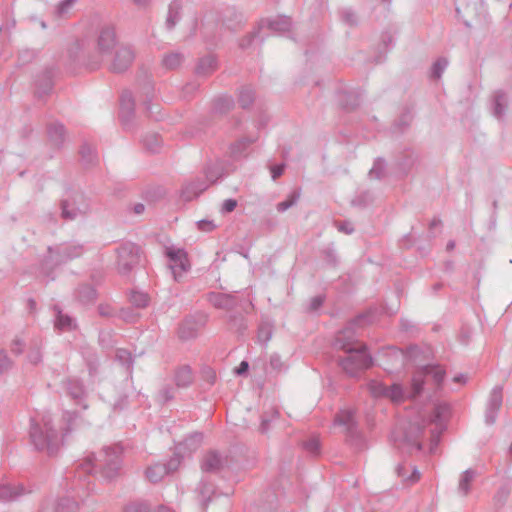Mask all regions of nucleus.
Instances as JSON below:
<instances>
[{"label": "nucleus", "mask_w": 512, "mask_h": 512, "mask_svg": "<svg viewBox=\"0 0 512 512\" xmlns=\"http://www.w3.org/2000/svg\"><path fill=\"white\" fill-rule=\"evenodd\" d=\"M76 0H62L56 7V14L63 16L66 14Z\"/></svg>", "instance_id": "nucleus-60"}, {"label": "nucleus", "mask_w": 512, "mask_h": 512, "mask_svg": "<svg viewBox=\"0 0 512 512\" xmlns=\"http://www.w3.org/2000/svg\"><path fill=\"white\" fill-rule=\"evenodd\" d=\"M98 312L103 317H112L115 314L113 307L109 304H100Z\"/></svg>", "instance_id": "nucleus-64"}, {"label": "nucleus", "mask_w": 512, "mask_h": 512, "mask_svg": "<svg viewBox=\"0 0 512 512\" xmlns=\"http://www.w3.org/2000/svg\"><path fill=\"white\" fill-rule=\"evenodd\" d=\"M179 465L180 459L175 456L172 457L166 464L155 463L146 469V478L152 483H157L161 481L170 472L175 471Z\"/></svg>", "instance_id": "nucleus-9"}, {"label": "nucleus", "mask_w": 512, "mask_h": 512, "mask_svg": "<svg viewBox=\"0 0 512 512\" xmlns=\"http://www.w3.org/2000/svg\"><path fill=\"white\" fill-rule=\"evenodd\" d=\"M257 139H258V136L255 135V136L243 137V138L235 141L230 146V153H231V155L234 158H238V157L244 156L247 148L251 144L255 143L257 141Z\"/></svg>", "instance_id": "nucleus-28"}, {"label": "nucleus", "mask_w": 512, "mask_h": 512, "mask_svg": "<svg viewBox=\"0 0 512 512\" xmlns=\"http://www.w3.org/2000/svg\"><path fill=\"white\" fill-rule=\"evenodd\" d=\"M116 360L123 366L127 367V370L131 372L132 356L131 353L126 349H118L115 355Z\"/></svg>", "instance_id": "nucleus-51"}, {"label": "nucleus", "mask_w": 512, "mask_h": 512, "mask_svg": "<svg viewBox=\"0 0 512 512\" xmlns=\"http://www.w3.org/2000/svg\"><path fill=\"white\" fill-rule=\"evenodd\" d=\"M222 466L221 456L216 452L207 453L202 460V470L205 472H215Z\"/></svg>", "instance_id": "nucleus-32"}, {"label": "nucleus", "mask_w": 512, "mask_h": 512, "mask_svg": "<svg viewBox=\"0 0 512 512\" xmlns=\"http://www.w3.org/2000/svg\"><path fill=\"white\" fill-rule=\"evenodd\" d=\"M29 438L30 443L37 451L45 452L48 455H54L62 444V438L58 430L54 428L49 413L31 418Z\"/></svg>", "instance_id": "nucleus-2"}, {"label": "nucleus", "mask_w": 512, "mask_h": 512, "mask_svg": "<svg viewBox=\"0 0 512 512\" xmlns=\"http://www.w3.org/2000/svg\"><path fill=\"white\" fill-rule=\"evenodd\" d=\"M129 299L131 304L137 308H144L149 303L148 294L142 291L132 290Z\"/></svg>", "instance_id": "nucleus-48"}, {"label": "nucleus", "mask_w": 512, "mask_h": 512, "mask_svg": "<svg viewBox=\"0 0 512 512\" xmlns=\"http://www.w3.org/2000/svg\"><path fill=\"white\" fill-rule=\"evenodd\" d=\"M134 267L131 258H119L117 269L121 275H127Z\"/></svg>", "instance_id": "nucleus-56"}, {"label": "nucleus", "mask_w": 512, "mask_h": 512, "mask_svg": "<svg viewBox=\"0 0 512 512\" xmlns=\"http://www.w3.org/2000/svg\"><path fill=\"white\" fill-rule=\"evenodd\" d=\"M122 448L120 446L106 447L98 455H87L77 466L78 477L99 472L107 480L115 478L122 465Z\"/></svg>", "instance_id": "nucleus-1"}, {"label": "nucleus", "mask_w": 512, "mask_h": 512, "mask_svg": "<svg viewBox=\"0 0 512 512\" xmlns=\"http://www.w3.org/2000/svg\"><path fill=\"white\" fill-rule=\"evenodd\" d=\"M418 157L414 155L413 153H409L406 156V159L400 163V167L403 169L405 173H408L410 169L415 165L417 162Z\"/></svg>", "instance_id": "nucleus-57"}, {"label": "nucleus", "mask_w": 512, "mask_h": 512, "mask_svg": "<svg viewBox=\"0 0 512 512\" xmlns=\"http://www.w3.org/2000/svg\"><path fill=\"white\" fill-rule=\"evenodd\" d=\"M47 134L51 145L60 148L66 139V130L63 124L55 122L47 127Z\"/></svg>", "instance_id": "nucleus-23"}, {"label": "nucleus", "mask_w": 512, "mask_h": 512, "mask_svg": "<svg viewBox=\"0 0 512 512\" xmlns=\"http://www.w3.org/2000/svg\"><path fill=\"white\" fill-rule=\"evenodd\" d=\"M259 29H257L256 31H253V32H250L248 33L247 35H245L243 38L240 39L239 41V47L241 49H247L251 46L254 38L256 37V35L259 33Z\"/></svg>", "instance_id": "nucleus-58"}, {"label": "nucleus", "mask_w": 512, "mask_h": 512, "mask_svg": "<svg viewBox=\"0 0 512 512\" xmlns=\"http://www.w3.org/2000/svg\"><path fill=\"white\" fill-rule=\"evenodd\" d=\"M204 175L208 186L215 183L222 176V168L217 164H208L204 168Z\"/></svg>", "instance_id": "nucleus-44"}, {"label": "nucleus", "mask_w": 512, "mask_h": 512, "mask_svg": "<svg viewBox=\"0 0 512 512\" xmlns=\"http://www.w3.org/2000/svg\"><path fill=\"white\" fill-rule=\"evenodd\" d=\"M273 334V323L269 320H263L258 327L257 339L261 344L266 345Z\"/></svg>", "instance_id": "nucleus-35"}, {"label": "nucleus", "mask_w": 512, "mask_h": 512, "mask_svg": "<svg viewBox=\"0 0 512 512\" xmlns=\"http://www.w3.org/2000/svg\"><path fill=\"white\" fill-rule=\"evenodd\" d=\"M198 229L203 232H211L216 228V225L211 220H200L197 222Z\"/></svg>", "instance_id": "nucleus-63"}, {"label": "nucleus", "mask_w": 512, "mask_h": 512, "mask_svg": "<svg viewBox=\"0 0 512 512\" xmlns=\"http://www.w3.org/2000/svg\"><path fill=\"white\" fill-rule=\"evenodd\" d=\"M143 144L147 150H149L151 152H156L159 149V147L161 146V139L157 134L153 133V134L147 135L143 139Z\"/></svg>", "instance_id": "nucleus-50"}, {"label": "nucleus", "mask_w": 512, "mask_h": 512, "mask_svg": "<svg viewBox=\"0 0 512 512\" xmlns=\"http://www.w3.org/2000/svg\"><path fill=\"white\" fill-rule=\"evenodd\" d=\"M164 255L171 256H188V253L182 248H176L174 246H165Z\"/></svg>", "instance_id": "nucleus-62"}, {"label": "nucleus", "mask_w": 512, "mask_h": 512, "mask_svg": "<svg viewBox=\"0 0 512 512\" xmlns=\"http://www.w3.org/2000/svg\"><path fill=\"white\" fill-rule=\"evenodd\" d=\"M234 107V100L230 96H220L213 101V109L215 112L225 114Z\"/></svg>", "instance_id": "nucleus-37"}, {"label": "nucleus", "mask_w": 512, "mask_h": 512, "mask_svg": "<svg viewBox=\"0 0 512 512\" xmlns=\"http://www.w3.org/2000/svg\"><path fill=\"white\" fill-rule=\"evenodd\" d=\"M450 413V406L447 403H438L434 406V412L430 422H435L442 425Z\"/></svg>", "instance_id": "nucleus-38"}, {"label": "nucleus", "mask_w": 512, "mask_h": 512, "mask_svg": "<svg viewBox=\"0 0 512 512\" xmlns=\"http://www.w3.org/2000/svg\"><path fill=\"white\" fill-rule=\"evenodd\" d=\"M341 19L347 25L353 27L358 24V18L354 11L351 9H345L340 13Z\"/></svg>", "instance_id": "nucleus-55"}, {"label": "nucleus", "mask_w": 512, "mask_h": 512, "mask_svg": "<svg viewBox=\"0 0 512 512\" xmlns=\"http://www.w3.org/2000/svg\"><path fill=\"white\" fill-rule=\"evenodd\" d=\"M476 477V471L467 469L464 471L459 479L458 491L461 495L466 496L470 492V486Z\"/></svg>", "instance_id": "nucleus-33"}, {"label": "nucleus", "mask_w": 512, "mask_h": 512, "mask_svg": "<svg viewBox=\"0 0 512 512\" xmlns=\"http://www.w3.org/2000/svg\"><path fill=\"white\" fill-rule=\"evenodd\" d=\"M181 10H182V5H181L180 0H174L169 5L168 14H167L166 22H165L168 30L173 29L175 27V25L177 24V22L180 20Z\"/></svg>", "instance_id": "nucleus-31"}, {"label": "nucleus", "mask_w": 512, "mask_h": 512, "mask_svg": "<svg viewBox=\"0 0 512 512\" xmlns=\"http://www.w3.org/2000/svg\"><path fill=\"white\" fill-rule=\"evenodd\" d=\"M508 107L507 95L502 90H497L492 96V113L497 119H503Z\"/></svg>", "instance_id": "nucleus-24"}, {"label": "nucleus", "mask_w": 512, "mask_h": 512, "mask_svg": "<svg viewBox=\"0 0 512 512\" xmlns=\"http://www.w3.org/2000/svg\"><path fill=\"white\" fill-rule=\"evenodd\" d=\"M202 440L203 435L201 433L196 432L189 435L183 442L176 446L174 456L181 460L186 454H191L196 451L201 446Z\"/></svg>", "instance_id": "nucleus-16"}, {"label": "nucleus", "mask_w": 512, "mask_h": 512, "mask_svg": "<svg viewBox=\"0 0 512 512\" xmlns=\"http://www.w3.org/2000/svg\"><path fill=\"white\" fill-rule=\"evenodd\" d=\"M185 60V56L183 53L178 51H170L165 53L161 60V65L166 70H177L181 67Z\"/></svg>", "instance_id": "nucleus-26"}, {"label": "nucleus", "mask_w": 512, "mask_h": 512, "mask_svg": "<svg viewBox=\"0 0 512 512\" xmlns=\"http://www.w3.org/2000/svg\"><path fill=\"white\" fill-rule=\"evenodd\" d=\"M117 35L112 24H104L100 27L96 39V51L92 55H84L80 43L75 44L77 53L75 58L81 61L88 69L96 70L103 62V56L117 48Z\"/></svg>", "instance_id": "nucleus-3"}, {"label": "nucleus", "mask_w": 512, "mask_h": 512, "mask_svg": "<svg viewBox=\"0 0 512 512\" xmlns=\"http://www.w3.org/2000/svg\"><path fill=\"white\" fill-rule=\"evenodd\" d=\"M208 188V183L201 178L186 182L181 189V197L185 201H191Z\"/></svg>", "instance_id": "nucleus-19"}, {"label": "nucleus", "mask_w": 512, "mask_h": 512, "mask_svg": "<svg viewBox=\"0 0 512 512\" xmlns=\"http://www.w3.org/2000/svg\"><path fill=\"white\" fill-rule=\"evenodd\" d=\"M193 381V374L189 366L180 367L175 373V383L178 387H187Z\"/></svg>", "instance_id": "nucleus-34"}, {"label": "nucleus", "mask_w": 512, "mask_h": 512, "mask_svg": "<svg viewBox=\"0 0 512 512\" xmlns=\"http://www.w3.org/2000/svg\"><path fill=\"white\" fill-rule=\"evenodd\" d=\"M79 153L81 161L86 167L93 166L97 163V154L90 145L83 144Z\"/></svg>", "instance_id": "nucleus-39"}, {"label": "nucleus", "mask_w": 512, "mask_h": 512, "mask_svg": "<svg viewBox=\"0 0 512 512\" xmlns=\"http://www.w3.org/2000/svg\"><path fill=\"white\" fill-rule=\"evenodd\" d=\"M12 367V361L8 358L6 352L0 351V374L7 372Z\"/></svg>", "instance_id": "nucleus-61"}, {"label": "nucleus", "mask_w": 512, "mask_h": 512, "mask_svg": "<svg viewBox=\"0 0 512 512\" xmlns=\"http://www.w3.org/2000/svg\"><path fill=\"white\" fill-rule=\"evenodd\" d=\"M292 26L291 19L286 16H276L274 18L262 19L259 22L258 29L267 27L269 30L277 33H284L290 30Z\"/></svg>", "instance_id": "nucleus-17"}, {"label": "nucleus", "mask_w": 512, "mask_h": 512, "mask_svg": "<svg viewBox=\"0 0 512 512\" xmlns=\"http://www.w3.org/2000/svg\"><path fill=\"white\" fill-rule=\"evenodd\" d=\"M445 370L440 365H425L418 368L412 376L410 396H419L427 392V394L436 393L443 384L445 378Z\"/></svg>", "instance_id": "nucleus-4"}, {"label": "nucleus", "mask_w": 512, "mask_h": 512, "mask_svg": "<svg viewBox=\"0 0 512 512\" xmlns=\"http://www.w3.org/2000/svg\"><path fill=\"white\" fill-rule=\"evenodd\" d=\"M503 401V387L501 385L495 386L490 392L486 410H485V422L488 425L495 423L498 412L502 406Z\"/></svg>", "instance_id": "nucleus-10"}, {"label": "nucleus", "mask_w": 512, "mask_h": 512, "mask_svg": "<svg viewBox=\"0 0 512 512\" xmlns=\"http://www.w3.org/2000/svg\"><path fill=\"white\" fill-rule=\"evenodd\" d=\"M60 209L61 218L72 221L78 216L86 215L90 211V206L82 193L71 192L60 201Z\"/></svg>", "instance_id": "nucleus-7"}, {"label": "nucleus", "mask_w": 512, "mask_h": 512, "mask_svg": "<svg viewBox=\"0 0 512 512\" xmlns=\"http://www.w3.org/2000/svg\"><path fill=\"white\" fill-rule=\"evenodd\" d=\"M134 59L135 52L130 46L119 45L115 49L109 69L113 73L125 72L132 65Z\"/></svg>", "instance_id": "nucleus-8"}, {"label": "nucleus", "mask_w": 512, "mask_h": 512, "mask_svg": "<svg viewBox=\"0 0 512 512\" xmlns=\"http://www.w3.org/2000/svg\"><path fill=\"white\" fill-rule=\"evenodd\" d=\"M426 427V421L410 423L403 431L394 430L391 439L398 449L412 453L422 449L421 438Z\"/></svg>", "instance_id": "nucleus-5"}, {"label": "nucleus", "mask_w": 512, "mask_h": 512, "mask_svg": "<svg viewBox=\"0 0 512 512\" xmlns=\"http://www.w3.org/2000/svg\"><path fill=\"white\" fill-rule=\"evenodd\" d=\"M301 196V188L294 189L285 201L277 204V211L282 213L295 205Z\"/></svg>", "instance_id": "nucleus-45"}, {"label": "nucleus", "mask_w": 512, "mask_h": 512, "mask_svg": "<svg viewBox=\"0 0 512 512\" xmlns=\"http://www.w3.org/2000/svg\"><path fill=\"white\" fill-rule=\"evenodd\" d=\"M409 466L400 464L396 468L397 475L404 480L410 481L411 483L416 482L420 478V473L416 467L412 468L411 475H408Z\"/></svg>", "instance_id": "nucleus-46"}, {"label": "nucleus", "mask_w": 512, "mask_h": 512, "mask_svg": "<svg viewBox=\"0 0 512 512\" xmlns=\"http://www.w3.org/2000/svg\"><path fill=\"white\" fill-rule=\"evenodd\" d=\"M385 174V161L383 159H377L374 162L372 169L369 172L370 177L381 179Z\"/></svg>", "instance_id": "nucleus-53"}, {"label": "nucleus", "mask_w": 512, "mask_h": 512, "mask_svg": "<svg viewBox=\"0 0 512 512\" xmlns=\"http://www.w3.org/2000/svg\"><path fill=\"white\" fill-rule=\"evenodd\" d=\"M26 493V489L20 484H3L0 486V500L4 502L15 501Z\"/></svg>", "instance_id": "nucleus-25"}, {"label": "nucleus", "mask_w": 512, "mask_h": 512, "mask_svg": "<svg viewBox=\"0 0 512 512\" xmlns=\"http://www.w3.org/2000/svg\"><path fill=\"white\" fill-rule=\"evenodd\" d=\"M124 512H151L150 506L143 501H135L129 503Z\"/></svg>", "instance_id": "nucleus-54"}, {"label": "nucleus", "mask_w": 512, "mask_h": 512, "mask_svg": "<svg viewBox=\"0 0 512 512\" xmlns=\"http://www.w3.org/2000/svg\"><path fill=\"white\" fill-rule=\"evenodd\" d=\"M345 352L347 355L339 361V365L352 377L358 376L373 364V359L367 352L366 346H359L357 349Z\"/></svg>", "instance_id": "nucleus-6"}, {"label": "nucleus", "mask_w": 512, "mask_h": 512, "mask_svg": "<svg viewBox=\"0 0 512 512\" xmlns=\"http://www.w3.org/2000/svg\"><path fill=\"white\" fill-rule=\"evenodd\" d=\"M359 346H365L357 341L353 325L345 327L339 331L335 337L334 347L343 351L357 349Z\"/></svg>", "instance_id": "nucleus-11"}, {"label": "nucleus", "mask_w": 512, "mask_h": 512, "mask_svg": "<svg viewBox=\"0 0 512 512\" xmlns=\"http://www.w3.org/2000/svg\"><path fill=\"white\" fill-rule=\"evenodd\" d=\"M339 103L345 110H353L359 105L358 97L351 92H340Z\"/></svg>", "instance_id": "nucleus-40"}, {"label": "nucleus", "mask_w": 512, "mask_h": 512, "mask_svg": "<svg viewBox=\"0 0 512 512\" xmlns=\"http://www.w3.org/2000/svg\"><path fill=\"white\" fill-rule=\"evenodd\" d=\"M153 88L148 86L147 87V97L144 101V105H145V108H146V111L148 113V115L150 117H153L154 119L158 120V114H159V110H158V105H155V108L156 110H154V105H152L151 101H152V95H150L152 92Z\"/></svg>", "instance_id": "nucleus-52"}, {"label": "nucleus", "mask_w": 512, "mask_h": 512, "mask_svg": "<svg viewBox=\"0 0 512 512\" xmlns=\"http://www.w3.org/2000/svg\"><path fill=\"white\" fill-rule=\"evenodd\" d=\"M53 76L54 70L52 68L45 69L40 75L37 76V79L35 81V94L39 99L48 95L52 91Z\"/></svg>", "instance_id": "nucleus-18"}, {"label": "nucleus", "mask_w": 512, "mask_h": 512, "mask_svg": "<svg viewBox=\"0 0 512 512\" xmlns=\"http://www.w3.org/2000/svg\"><path fill=\"white\" fill-rule=\"evenodd\" d=\"M77 297L82 303H91L96 299L97 292L93 286L83 285L79 287Z\"/></svg>", "instance_id": "nucleus-42"}, {"label": "nucleus", "mask_w": 512, "mask_h": 512, "mask_svg": "<svg viewBox=\"0 0 512 512\" xmlns=\"http://www.w3.org/2000/svg\"><path fill=\"white\" fill-rule=\"evenodd\" d=\"M55 320L54 326L59 331H72L76 329V320L68 314H65L57 306H54Z\"/></svg>", "instance_id": "nucleus-22"}, {"label": "nucleus", "mask_w": 512, "mask_h": 512, "mask_svg": "<svg viewBox=\"0 0 512 512\" xmlns=\"http://www.w3.org/2000/svg\"><path fill=\"white\" fill-rule=\"evenodd\" d=\"M222 26L219 17L210 14L205 17L201 24V33L208 41L214 42L221 35Z\"/></svg>", "instance_id": "nucleus-15"}, {"label": "nucleus", "mask_w": 512, "mask_h": 512, "mask_svg": "<svg viewBox=\"0 0 512 512\" xmlns=\"http://www.w3.org/2000/svg\"><path fill=\"white\" fill-rule=\"evenodd\" d=\"M207 300L217 309L231 310L236 305V299L234 295L221 292L208 293Z\"/></svg>", "instance_id": "nucleus-20"}, {"label": "nucleus", "mask_w": 512, "mask_h": 512, "mask_svg": "<svg viewBox=\"0 0 512 512\" xmlns=\"http://www.w3.org/2000/svg\"><path fill=\"white\" fill-rule=\"evenodd\" d=\"M334 424L338 426L345 427L346 431L352 433L355 421H354V411L351 409H343L341 410L334 419Z\"/></svg>", "instance_id": "nucleus-30"}, {"label": "nucleus", "mask_w": 512, "mask_h": 512, "mask_svg": "<svg viewBox=\"0 0 512 512\" xmlns=\"http://www.w3.org/2000/svg\"><path fill=\"white\" fill-rule=\"evenodd\" d=\"M411 391V387L408 390H404L402 385L398 383H394L392 386L387 387L386 397L390 399L392 402L400 403L404 401L406 398L412 399L416 396H410L409 393Z\"/></svg>", "instance_id": "nucleus-27"}, {"label": "nucleus", "mask_w": 512, "mask_h": 512, "mask_svg": "<svg viewBox=\"0 0 512 512\" xmlns=\"http://www.w3.org/2000/svg\"><path fill=\"white\" fill-rule=\"evenodd\" d=\"M68 394L80 403L85 395L82 383L78 379H69L67 382Z\"/></svg>", "instance_id": "nucleus-36"}, {"label": "nucleus", "mask_w": 512, "mask_h": 512, "mask_svg": "<svg viewBox=\"0 0 512 512\" xmlns=\"http://www.w3.org/2000/svg\"><path fill=\"white\" fill-rule=\"evenodd\" d=\"M191 268L190 258H168L167 270L173 276L175 281H179L182 276Z\"/></svg>", "instance_id": "nucleus-21"}, {"label": "nucleus", "mask_w": 512, "mask_h": 512, "mask_svg": "<svg viewBox=\"0 0 512 512\" xmlns=\"http://www.w3.org/2000/svg\"><path fill=\"white\" fill-rule=\"evenodd\" d=\"M303 446L311 454H317L319 452V449H320L319 440L317 438H315V437L307 440L306 442H304Z\"/></svg>", "instance_id": "nucleus-59"}, {"label": "nucleus", "mask_w": 512, "mask_h": 512, "mask_svg": "<svg viewBox=\"0 0 512 512\" xmlns=\"http://www.w3.org/2000/svg\"><path fill=\"white\" fill-rule=\"evenodd\" d=\"M203 317L190 316L185 318L178 329V335L183 340H189L197 336L200 328L204 325Z\"/></svg>", "instance_id": "nucleus-12"}, {"label": "nucleus", "mask_w": 512, "mask_h": 512, "mask_svg": "<svg viewBox=\"0 0 512 512\" xmlns=\"http://www.w3.org/2000/svg\"><path fill=\"white\" fill-rule=\"evenodd\" d=\"M448 66V59L445 57L438 58L431 67L430 78L432 80H439Z\"/></svg>", "instance_id": "nucleus-47"}, {"label": "nucleus", "mask_w": 512, "mask_h": 512, "mask_svg": "<svg viewBox=\"0 0 512 512\" xmlns=\"http://www.w3.org/2000/svg\"><path fill=\"white\" fill-rule=\"evenodd\" d=\"M118 256H139L143 253L140 246L132 242H124L116 250Z\"/></svg>", "instance_id": "nucleus-43"}, {"label": "nucleus", "mask_w": 512, "mask_h": 512, "mask_svg": "<svg viewBox=\"0 0 512 512\" xmlns=\"http://www.w3.org/2000/svg\"><path fill=\"white\" fill-rule=\"evenodd\" d=\"M255 100V92L249 87H243L239 92L238 102L243 109L249 108Z\"/></svg>", "instance_id": "nucleus-41"}, {"label": "nucleus", "mask_w": 512, "mask_h": 512, "mask_svg": "<svg viewBox=\"0 0 512 512\" xmlns=\"http://www.w3.org/2000/svg\"><path fill=\"white\" fill-rule=\"evenodd\" d=\"M217 68V59L213 55L205 56L199 59L195 68L197 75L207 76L212 74Z\"/></svg>", "instance_id": "nucleus-29"}, {"label": "nucleus", "mask_w": 512, "mask_h": 512, "mask_svg": "<svg viewBox=\"0 0 512 512\" xmlns=\"http://www.w3.org/2000/svg\"><path fill=\"white\" fill-rule=\"evenodd\" d=\"M368 390L371 395L375 398H385L387 386H385L382 382L377 380H371L368 384Z\"/></svg>", "instance_id": "nucleus-49"}, {"label": "nucleus", "mask_w": 512, "mask_h": 512, "mask_svg": "<svg viewBox=\"0 0 512 512\" xmlns=\"http://www.w3.org/2000/svg\"><path fill=\"white\" fill-rule=\"evenodd\" d=\"M135 115V100L128 90L120 96V120L124 126H128Z\"/></svg>", "instance_id": "nucleus-13"}, {"label": "nucleus", "mask_w": 512, "mask_h": 512, "mask_svg": "<svg viewBox=\"0 0 512 512\" xmlns=\"http://www.w3.org/2000/svg\"><path fill=\"white\" fill-rule=\"evenodd\" d=\"M78 503L70 498L63 497L58 502L47 500L41 507V512H77Z\"/></svg>", "instance_id": "nucleus-14"}]
</instances>
